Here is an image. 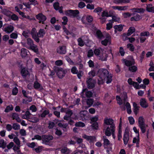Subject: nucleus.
Instances as JSON below:
<instances>
[{
  "mask_svg": "<svg viewBox=\"0 0 154 154\" xmlns=\"http://www.w3.org/2000/svg\"><path fill=\"white\" fill-rule=\"evenodd\" d=\"M14 27L11 25H9L4 28V30L7 33H10L14 30Z\"/></svg>",
  "mask_w": 154,
  "mask_h": 154,
  "instance_id": "22",
  "label": "nucleus"
},
{
  "mask_svg": "<svg viewBox=\"0 0 154 154\" xmlns=\"http://www.w3.org/2000/svg\"><path fill=\"white\" fill-rule=\"evenodd\" d=\"M63 64V61L61 60H57L55 62V64L57 66H61Z\"/></svg>",
  "mask_w": 154,
  "mask_h": 154,
  "instance_id": "64",
  "label": "nucleus"
},
{
  "mask_svg": "<svg viewBox=\"0 0 154 154\" xmlns=\"http://www.w3.org/2000/svg\"><path fill=\"white\" fill-rule=\"evenodd\" d=\"M12 128L14 130H17L20 129V125L17 123H13L12 125Z\"/></svg>",
  "mask_w": 154,
  "mask_h": 154,
  "instance_id": "48",
  "label": "nucleus"
},
{
  "mask_svg": "<svg viewBox=\"0 0 154 154\" xmlns=\"http://www.w3.org/2000/svg\"><path fill=\"white\" fill-rule=\"evenodd\" d=\"M94 55V51L92 49H90L88 51L87 57H90Z\"/></svg>",
  "mask_w": 154,
  "mask_h": 154,
  "instance_id": "53",
  "label": "nucleus"
},
{
  "mask_svg": "<svg viewBox=\"0 0 154 154\" xmlns=\"http://www.w3.org/2000/svg\"><path fill=\"white\" fill-rule=\"evenodd\" d=\"M31 33L32 38L37 42L38 43L40 41L39 38H43L45 33V32L43 29H41L37 32L36 29L34 28L32 29Z\"/></svg>",
  "mask_w": 154,
  "mask_h": 154,
  "instance_id": "1",
  "label": "nucleus"
},
{
  "mask_svg": "<svg viewBox=\"0 0 154 154\" xmlns=\"http://www.w3.org/2000/svg\"><path fill=\"white\" fill-rule=\"evenodd\" d=\"M108 57V54L105 52H103L100 54L97 57L98 59L102 61H106Z\"/></svg>",
  "mask_w": 154,
  "mask_h": 154,
  "instance_id": "11",
  "label": "nucleus"
},
{
  "mask_svg": "<svg viewBox=\"0 0 154 154\" xmlns=\"http://www.w3.org/2000/svg\"><path fill=\"white\" fill-rule=\"evenodd\" d=\"M101 44L104 45L106 46L108 44H110L111 43V37L108 34L106 38L101 42Z\"/></svg>",
  "mask_w": 154,
  "mask_h": 154,
  "instance_id": "13",
  "label": "nucleus"
},
{
  "mask_svg": "<svg viewBox=\"0 0 154 154\" xmlns=\"http://www.w3.org/2000/svg\"><path fill=\"white\" fill-rule=\"evenodd\" d=\"M93 129H97L98 124L97 122H94L91 126Z\"/></svg>",
  "mask_w": 154,
  "mask_h": 154,
  "instance_id": "57",
  "label": "nucleus"
},
{
  "mask_svg": "<svg viewBox=\"0 0 154 154\" xmlns=\"http://www.w3.org/2000/svg\"><path fill=\"white\" fill-rule=\"evenodd\" d=\"M79 13V12L77 10H70L67 11L66 14L67 16H69L70 17H77Z\"/></svg>",
  "mask_w": 154,
  "mask_h": 154,
  "instance_id": "7",
  "label": "nucleus"
},
{
  "mask_svg": "<svg viewBox=\"0 0 154 154\" xmlns=\"http://www.w3.org/2000/svg\"><path fill=\"white\" fill-rule=\"evenodd\" d=\"M87 85L89 89H91L94 87V83L91 78H89L87 80Z\"/></svg>",
  "mask_w": 154,
  "mask_h": 154,
  "instance_id": "14",
  "label": "nucleus"
},
{
  "mask_svg": "<svg viewBox=\"0 0 154 154\" xmlns=\"http://www.w3.org/2000/svg\"><path fill=\"white\" fill-rule=\"evenodd\" d=\"M13 107L12 105H9L5 109V111L6 112H8L10 111H11L13 110Z\"/></svg>",
  "mask_w": 154,
  "mask_h": 154,
  "instance_id": "50",
  "label": "nucleus"
},
{
  "mask_svg": "<svg viewBox=\"0 0 154 154\" xmlns=\"http://www.w3.org/2000/svg\"><path fill=\"white\" fill-rule=\"evenodd\" d=\"M128 119L130 124L133 125L135 121L134 118L132 117H129L128 118Z\"/></svg>",
  "mask_w": 154,
  "mask_h": 154,
  "instance_id": "55",
  "label": "nucleus"
},
{
  "mask_svg": "<svg viewBox=\"0 0 154 154\" xmlns=\"http://www.w3.org/2000/svg\"><path fill=\"white\" fill-rule=\"evenodd\" d=\"M28 120L31 122L35 123L38 122L39 119L35 117H30Z\"/></svg>",
  "mask_w": 154,
  "mask_h": 154,
  "instance_id": "39",
  "label": "nucleus"
},
{
  "mask_svg": "<svg viewBox=\"0 0 154 154\" xmlns=\"http://www.w3.org/2000/svg\"><path fill=\"white\" fill-rule=\"evenodd\" d=\"M36 19L39 20V23H42L43 24L46 19V17L41 13L36 15Z\"/></svg>",
  "mask_w": 154,
  "mask_h": 154,
  "instance_id": "12",
  "label": "nucleus"
},
{
  "mask_svg": "<svg viewBox=\"0 0 154 154\" xmlns=\"http://www.w3.org/2000/svg\"><path fill=\"white\" fill-rule=\"evenodd\" d=\"M141 19V16L138 14H137L135 16L131 17L130 19V20L131 21H138Z\"/></svg>",
  "mask_w": 154,
  "mask_h": 154,
  "instance_id": "26",
  "label": "nucleus"
},
{
  "mask_svg": "<svg viewBox=\"0 0 154 154\" xmlns=\"http://www.w3.org/2000/svg\"><path fill=\"white\" fill-rule=\"evenodd\" d=\"M128 6H113L112 8L114 9L118 10L119 11H125L127 9Z\"/></svg>",
  "mask_w": 154,
  "mask_h": 154,
  "instance_id": "19",
  "label": "nucleus"
},
{
  "mask_svg": "<svg viewBox=\"0 0 154 154\" xmlns=\"http://www.w3.org/2000/svg\"><path fill=\"white\" fill-rule=\"evenodd\" d=\"M104 123L108 125H110V128H115V124L113 123V120L111 119L105 118L104 120Z\"/></svg>",
  "mask_w": 154,
  "mask_h": 154,
  "instance_id": "9",
  "label": "nucleus"
},
{
  "mask_svg": "<svg viewBox=\"0 0 154 154\" xmlns=\"http://www.w3.org/2000/svg\"><path fill=\"white\" fill-rule=\"evenodd\" d=\"M146 9L148 11L154 13V6L152 7V4L148 5L146 7Z\"/></svg>",
  "mask_w": 154,
  "mask_h": 154,
  "instance_id": "32",
  "label": "nucleus"
},
{
  "mask_svg": "<svg viewBox=\"0 0 154 154\" xmlns=\"http://www.w3.org/2000/svg\"><path fill=\"white\" fill-rule=\"evenodd\" d=\"M78 42L79 43L78 45L82 47L84 45L85 42L81 38H79L78 39Z\"/></svg>",
  "mask_w": 154,
  "mask_h": 154,
  "instance_id": "47",
  "label": "nucleus"
},
{
  "mask_svg": "<svg viewBox=\"0 0 154 154\" xmlns=\"http://www.w3.org/2000/svg\"><path fill=\"white\" fill-rule=\"evenodd\" d=\"M59 4L58 2H55L53 6L54 8L56 10H58L59 12L60 13H63V11L62 10L63 7L61 6L60 7L59 6Z\"/></svg>",
  "mask_w": 154,
  "mask_h": 154,
  "instance_id": "16",
  "label": "nucleus"
},
{
  "mask_svg": "<svg viewBox=\"0 0 154 154\" xmlns=\"http://www.w3.org/2000/svg\"><path fill=\"white\" fill-rule=\"evenodd\" d=\"M58 121L57 120H55L54 121V122H49L48 123V128L49 129L53 128Z\"/></svg>",
  "mask_w": 154,
  "mask_h": 154,
  "instance_id": "31",
  "label": "nucleus"
},
{
  "mask_svg": "<svg viewBox=\"0 0 154 154\" xmlns=\"http://www.w3.org/2000/svg\"><path fill=\"white\" fill-rule=\"evenodd\" d=\"M139 139L138 137L137 139L136 137H134L133 138V143H136V146L137 147H139Z\"/></svg>",
  "mask_w": 154,
  "mask_h": 154,
  "instance_id": "46",
  "label": "nucleus"
},
{
  "mask_svg": "<svg viewBox=\"0 0 154 154\" xmlns=\"http://www.w3.org/2000/svg\"><path fill=\"white\" fill-rule=\"evenodd\" d=\"M27 51L26 49L23 48L21 49V55L22 57H25L27 55Z\"/></svg>",
  "mask_w": 154,
  "mask_h": 154,
  "instance_id": "37",
  "label": "nucleus"
},
{
  "mask_svg": "<svg viewBox=\"0 0 154 154\" xmlns=\"http://www.w3.org/2000/svg\"><path fill=\"white\" fill-rule=\"evenodd\" d=\"M124 25L122 24L119 25H116L113 26L114 28L115 29V32L116 33L118 32L121 31L123 29V26Z\"/></svg>",
  "mask_w": 154,
  "mask_h": 154,
  "instance_id": "17",
  "label": "nucleus"
},
{
  "mask_svg": "<svg viewBox=\"0 0 154 154\" xmlns=\"http://www.w3.org/2000/svg\"><path fill=\"white\" fill-rule=\"evenodd\" d=\"M85 96L88 98L91 97H92L93 93L91 91L87 90L85 91Z\"/></svg>",
  "mask_w": 154,
  "mask_h": 154,
  "instance_id": "45",
  "label": "nucleus"
},
{
  "mask_svg": "<svg viewBox=\"0 0 154 154\" xmlns=\"http://www.w3.org/2000/svg\"><path fill=\"white\" fill-rule=\"evenodd\" d=\"M134 12H137L139 13H143L145 11V9L143 8H134L131 9Z\"/></svg>",
  "mask_w": 154,
  "mask_h": 154,
  "instance_id": "23",
  "label": "nucleus"
},
{
  "mask_svg": "<svg viewBox=\"0 0 154 154\" xmlns=\"http://www.w3.org/2000/svg\"><path fill=\"white\" fill-rule=\"evenodd\" d=\"M135 29L134 27H130L128 30V32L127 33V35L129 36L131 35L133 32H135Z\"/></svg>",
  "mask_w": 154,
  "mask_h": 154,
  "instance_id": "43",
  "label": "nucleus"
},
{
  "mask_svg": "<svg viewBox=\"0 0 154 154\" xmlns=\"http://www.w3.org/2000/svg\"><path fill=\"white\" fill-rule=\"evenodd\" d=\"M53 69L57 73V75L60 79H62L64 77L67 72L66 70L63 69L57 66H54Z\"/></svg>",
  "mask_w": 154,
  "mask_h": 154,
  "instance_id": "4",
  "label": "nucleus"
},
{
  "mask_svg": "<svg viewBox=\"0 0 154 154\" xmlns=\"http://www.w3.org/2000/svg\"><path fill=\"white\" fill-rule=\"evenodd\" d=\"M86 8L87 9L92 10L94 9V6L93 4H88L86 6Z\"/></svg>",
  "mask_w": 154,
  "mask_h": 154,
  "instance_id": "59",
  "label": "nucleus"
},
{
  "mask_svg": "<svg viewBox=\"0 0 154 154\" xmlns=\"http://www.w3.org/2000/svg\"><path fill=\"white\" fill-rule=\"evenodd\" d=\"M96 35L97 38L99 39H102L103 37V35L100 30H98L96 32Z\"/></svg>",
  "mask_w": 154,
  "mask_h": 154,
  "instance_id": "44",
  "label": "nucleus"
},
{
  "mask_svg": "<svg viewBox=\"0 0 154 154\" xmlns=\"http://www.w3.org/2000/svg\"><path fill=\"white\" fill-rule=\"evenodd\" d=\"M122 128H121V124H119V130L118 131V140H120L121 138L122 137Z\"/></svg>",
  "mask_w": 154,
  "mask_h": 154,
  "instance_id": "38",
  "label": "nucleus"
},
{
  "mask_svg": "<svg viewBox=\"0 0 154 154\" xmlns=\"http://www.w3.org/2000/svg\"><path fill=\"white\" fill-rule=\"evenodd\" d=\"M14 141L17 146H19L20 145V141L17 137H14Z\"/></svg>",
  "mask_w": 154,
  "mask_h": 154,
  "instance_id": "51",
  "label": "nucleus"
},
{
  "mask_svg": "<svg viewBox=\"0 0 154 154\" xmlns=\"http://www.w3.org/2000/svg\"><path fill=\"white\" fill-rule=\"evenodd\" d=\"M122 99L123 101L124 104H125L126 100L127 99V94L126 92H123L121 94Z\"/></svg>",
  "mask_w": 154,
  "mask_h": 154,
  "instance_id": "34",
  "label": "nucleus"
},
{
  "mask_svg": "<svg viewBox=\"0 0 154 154\" xmlns=\"http://www.w3.org/2000/svg\"><path fill=\"white\" fill-rule=\"evenodd\" d=\"M34 87L35 89H38L40 91L42 90L43 89L42 86L37 81H35L34 82Z\"/></svg>",
  "mask_w": 154,
  "mask_h": 154,
  "instance_id": "24",
  "label": "nucleus"
},
{
  "mask_svg": "<svg viewBox=\"0 0 154 154\" xmlns=\"http://www.w3.org/2000/svg\"><path fill=\"white\" fill-rule=\"evenodd\" d=\"M103 144L105 146H108L110 144V142L109 140L107 139L106 136H104L103 137Z\"/></svg>",
  "mask_w": 154,
  "mask_h": 154,
  "instance_id": "25",
  "label": "nucleus"
},
{
  "mask_svg": "<svg viewBox=\"0 0 154 154\" xmlns=\"http://www.w3.org/2000/svg\"><path fill=\"white\" fill-rule=\"evenodd\" d=\"M125 65L127 66H131L135 63V61L134 60H126L125 62Z\"/></svg>",
  "mask_w": 154,
  "mask_h": 154,
  "instance_id": "30",
  "label": "nucleus"
},
{
  "mask_svg": "<svg viewBox=\"0 0 154 154\" xmlns=\"http://www.w3.org/2000/svg\"><path fill=\"white\" fill-rule=\"evenodd\" d=\"M22 35L26 38H27L29 36V32L28 31H24L22 33Z\"/></svg>",
  "mask_w": 154,
  "mask_h": 154,
  "instance_id": "62",
  "label": "nucleus"
},
{
  "mask_svg": "<svg viewBox=\"0 0 154 154\" xmlns=\"http://www.w3.org/2000/svg\"><path fill=\"white\" fill-rule=\"evenodd\" d=\"M86 6L85 4L83 2H80L78 4V7L80 8H82Z\"/></svg>",
  "mask_w": 154,
  "mask_h": 154,
  "instance_id": "56",
  "label": "nucleus"
},
{
  "mask_svg": "<svg viewBox=\"0 0 154 154\" xmlns=\"http://www.w3.org/2000/svg\"><path fill=\"white\" fill-rule=\"evenodd\" d=\"M49 110H45L41 114H38V116L40 117H41L42 118L45 117L47 115L49 114Z\"/></svg>",
  "mask_w": 154,
  "mask_h": 154,
  "instance_id": "33",
  "label": "nucleus"
},
{
  "mask_svg": "<svg viewBox=\"0 0 154 154\" xmlns=\"http://www.w3.org/2000/svg\"><path fill=\"white\" fill-rule=\"evenodd\" d=\"M21 73L23 78H25L26 76L29 75V72L26 68H24L22 69Z\"/></svg>",
  "mask_w": 154,
  "mask_h": 154,
  "instance_id": "20",
  "label": "nucleus"
},
{
  "mask_svg": "<svg viewBox=\"0 0 154 154\" xmlns=\"http://www.w3.org/2000/svg\"><path fill=\"white\" fill-rule=\"evenodd\" d=\"M53 138V137L51 135H43L42 143L46 145H49Z\"/></svg>",
  "mask_w": 154,
  "mask_h": 154,
  "instance_id": "6",
  "label": "nucleus"
},
{
  "mask_svg": "<svg viewBox=\"0 0 154 154\" xmlns=\"http://www.w3.org/2000/svg\"><path fill=\"white\" fill-rule=\"evenodd\" d=\"M88 112L86 110L81 111L80 112V116L82 121L85 120L87 118V114Z\"/></svg>",
  "mask_w": 154,
  "mask_h": 154,
  "instance_id": "18",
  "label": "nucleus"
},
{
  "mask_svg": "<svg viewBox=\"0 0 154 154\" xmlns=\"http://www.w3.org/2000/svg\"><path fill=\"white\" fill-rule=\"evenodd\" d=\"M31 114L28 110H27L26 111L25 114L22 116V118L28 120L31 117Z\"/></svg>",
  "mask_w": 154,
  "mask_h": 154,
  "instance_id": "28",
  "label": "nucleus"
},
{
  "mask_svg": "<svg viewBox=\"0 0 154 154\" xmlns=\"http://www.w3.org/2000/svg\"><path fill=\"white\" fill-rule=\"evenodd\" d=\"M60 151L63 154H69L70 151L67 147H63L61 149Z\"/></svg>",
  "mask_w": 154,
  "mask_h": 154,
  "instance_id": "29",
  "label": "nucleus"
},
{
  "mask_svg": "<svg viewBox=\"0 0 154 154\" xmlns=\"http://www.w3.org/2000/svg\"><path fill=\"white\" fill-rule=\"evenodd\" d=\"M111 131L113 137L114 139H115L116 137L114 134L115 128H112L110 129L109 127L108 126L105 132V134L106 135V136H110L111 135Z\"/></svg>",
  "mask_w": 154,
  "mask_h": 154,
  "instance_id": "8",
  "label": "nucleus"
},
{
  "mask_svg": "<svg viewBox=\"0 0 154 154\" xmlns=\"http://www.w3.org/2000/svg\"><path fill=\"white\" fill-rule=\"evenodd\" d=\"M82 137L86 139L87 140L90 141H93L95 138L94 136H89L85 134Z\"/></svg>",
  "mask_w": 154,
  "mask_h": 154,
  "instance_id": "27",
  "label": "nucleus"
},
{
  "mask_svg": "<svg viewBox=\"0 0 154 154\" xmlns=\"http://www.w3.org/2000/svg\"><path fill=\"white\" fill-rule=\"evenodd\" d=\"M127 48H129L130 51H134V48L133 45L131 44H128L127 45Z\"/></svg>",
  "mask_w": 154,
  "mask_h": 154,
  "instance_id": "52",
  "label": "nucleus"
},
{
  "mask_svg": "<svg viewBox=\"0 0 154 154\" xmlns=\"http://www.w3.org/2000/svg\"><path fill=\"white\" fill-rule=\"evenodd\" d=\"M57 52L60 54H65L66 52V47L65 46L60 47L59 48L57 49Z\"/></svg>",
  "mask_w": 154,
  "mask_h": 154,
  "instance_id": "21",
  "label": "nucleus"
},
{
  "mask_svg": "<svg viewBox=\"0 0 154 154\" xmlns=\"http://www.w3.org/2000/svg\"><path fill=\"white\" fill-rule=\"evenodd\" d=\"M75 126L76 127H84L85 126V124L81 122H79L75 123Z\"/></svg>",
  "mask_w": 154,
  "mask_h": 154,
  "instance_id": "49",
  "label": "nucleus"
},
{
  "mask_svg": "<svg viewBox=\"0 0 154 154\" xmlns=\"http://www.w3.org/2000/svg\"><path fill=\"white\" fill-rule=\"evenodd\" d=\"M128 70L132 72H135L137 70V67L135 66H132L129 67Z\"/></svg>",
  "mask_w": 154,
  "mask_h": 154,
  "instance_id": "42",
  "label": "nucleus"
},
{
  "mask_svg": "<svg viewBox=\"0 0 154 154\" xmlns=\"http://www.w3.org/2000/svg\"><path fill=\"white\" fill-rule=\"evenodd\" d=\"M27 42L28 45L27 48L32 50L35 53L38 54V49L37 46L34 44L33 41L31 38H29L27 39Z\"/></svg>",
  "mask_w": 154,
  "mask_h": 154,
  "instance_id": "3",
  "label": "nucleus"
},
{
  "mask_svg": "<svg viewBox=\"0 0 154 154\" xmlns=\"http://www.w3.org/2000/svg\"><path fill=\"white\" fill-rule=\"evenodd\" d=\"M101 16L102 17H108L110 16L108 14V13L107 11H104L102 12L101 14Z\"/></svg>",
  "mask_w": 154,
  "mask_h": 154,
  "instance_id": "54",
  "label": "nucleus"
},
{
  "mask_svg": "<svg viewBox=\"0 0 154 154\" xmlns=\"http://www.w3.org/2000/svg\"><path fill=\"white\" fill-rule=\"evenodd\" d=\"M129 138V131L128 129L126 128L125 130L123 138L124 143L125 145H126L128 144Z\"/></svg>",
  "mask_w": 154,
  "mask_h": 154,
  "instance_id": "10",
  "label": "nucleus"
},
{
  "mask_svg": "<svg viewBox=\"0 0 154 154\" xmlns=\"http://www.w3.org/2000/svg\"><path fill=\"white\" fill-rule=\"evenodd\" d=\"M71 72L73 74H76L78 73V71L76 67L74 66L72 68Z\"/></svg>",
  "mask_w": 154,
  "mask_h": 154,
  "instance_id": "58",
  "label": "nucleus"
},
{
  "mask_svg": "<svg viewBox=\"0 0 154 154\" xmlns=\"http://www.w3.org/2000/svg\"><path fill=\"white\" fill-rule=\"evenodd\" d=\"M138 126L140 128L142 133H145L146 131V129L148 127L147 125L145 123L144 120L142 116H140L138 118Z\"/></svg>",
  "mask_w": 154,
  "mask_h": 154,
  "instance_id": "5",
  "label": "nucleus"
},
{
  "mask_svg": "<svg viewBox=\"0 0 154 154\" xmlns=\"http://www.w3.org/2000/svg\"><path fill=\"white\" fill-rule=\"evenodd\" d=\"M6 146V143L3 139H0V147L5 149Z\"/></svg>",
  "mask_w": 154,
  "mask_h": 154,
  "instance_id": "41",
  "label": "nucleus"
},
{
  "mask_svg": "<svg viewBox=\"0 0 154 154\" xmlns=\"http://www.w3.org/2000/svg\"><path fill=\"white\" fill-rule=\"evenodd\" d=\"M140 103V105L143 108H146L148 106V104L144 98L141 99Z\"/></svg>",
  "mask_w": 154,
  "mask_h": 154,
  "instance_id": "15",
  "label": "nucleus"
},
{
  "mask_svg": "<svg viewBox=\"0 0 154 154\" xmlns=\"http://www.w3.org/2000/svg\"><path fill=\"white\" fill-rule=\"evenodd\" d=\"M66 116L71 117V116L73 114V112L72 110L69 109L66 112Z\"/></svg>",
  "mask_w": 154,
  "mask_h": 154,
  "instance_id": "61",
  "label": "nucleus"
},
{
  "mask_svg": "<svg viewBox=\"0 0 154 154\" xmlns=\"http://www.w3.org/2000/svg\"><path fill=\"white\" fill-rule=\"evenodd\" d=\"M100 73L99 76L101 79L104 80L106 79V83L107 84L111 83L112 80V76L111 74H109L107 69H103L100 71Z\"/></svg>",
  "mask_w": 154,
  "mask_h": 154,
  "instance_id": "2",
  "label": "nucleus"
},
{
  "mask_svg": "<svg viewBox=\"0 0 154 154\" xmlns=\"http://www.w3.org/2000/svg\"><path fill=\"white\" fill-rule=\"evenodd\" d=\"M86 103L88 107L91 106L94 103V100L93 99H88L86 100Z\"/></svg>",
  "mask_w": 154,
  "mask_h": 154,
  "instance_id": "40",
  "label": "nucleus"
},
{
  "mask_svg": "<svg viewBox=\"0 0 154 154\" xmlns=\"http://www.w3.org/2000/svg\"><path fill=\"white\" fill-rule=\"evenodd\" d=\"M2 12L3 14L8 17L11 15V13L10 11L6 9H2Z\"/></svg>",
  "mask_w": 154,
  "mask_h": 154,
  "instance_id": "36",
  "label": "nucleus"
},
{
  "mask_svg": "<svg viewBox=\"0 0 154 154\" xmlns=\"http://www.w3.org/2000/svg\"><path fill=\"white\" fill-rule=\"evenodd\" d=\"M29 109L32 112H35L37 110L36 107L34 105H32L29 107Z\"/></svg>",
  "mask_w": 154,
  "mask_h": 154,
  "instance_id": "63",
  "label": "nucleus"
},
{
  "mask_svg": "<svg viewBox=\"0 0 154 154\" xmlns=\"http://www.w3.org/2000/svg\"><path fill=\"white\" fill-rule=\"evenodd\" d=\"M133 106L134 107V112L136 115L137 114L139 110L140 107L137 106V104L135 102L133 103Z\"/></svg>",
  "mask_w": 154,
  "mask_h": 154,
  "instance_id": "35",
  "label": "nucleus"
},
{
  "mask_svg": "<svg viewBox=\"0 0 154 154\" xmlns=\"http://www.w3.org/2000/svg\"><path fill=\"white\" fill-rule=\"evenodd\" d=\"M94 52L95 54L97 56V57L100 55V54L102 53L101 52H100V50L98 49H95L94 50Z\"/></svg>",
  "mask_w": 154,
  "mask_h": 154,
  "instance_id": "60",
  "label": "nucleus"
}]
</instances>
